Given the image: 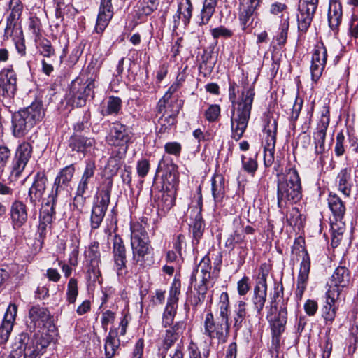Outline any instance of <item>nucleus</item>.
<instances>
[{
  "label": "nucleus",
  "instance_id": "3c124183",
  "mask_svg": "<svg viewBox=\"0 0 358 358\" xmlns=\"http://www.w3.org/2000/svg\"><path fill=\"white\" fill-rule=\"evenodd\" d=\"M257 157V154L249 157L242 155L241 157L243 169L252 176H254L258 168Z\"/></svg>",
  "mask_w": 358,
  "mask_h": 358
},
{
  "label": "nucleus",
  "instance_id": "5701e85b",
  "mask_svg": "<svg viewBox=\"0 0 358 358\" xmlns=\"http://www.w3.org/2000/svg\"><path fill=\"white\" fill-rule=\"evenodd\" d=\"M267 296V284L266 275L262 273L257 285L254 288L252 298L253 308L256 311V317L259 319L264 307Z\"/></svg>",
  "mask_w": 358,
  "mask_h": 358
},
{
  "label": "nucleus",
  "instance_id": "774afa93",
  "mask_svg": "<svg viewBox=\"0 0 358 358\" xmlns=\"http://www.w3.org/2000/svg\"><path fill=\"white\" fill-rule=\"evenodd\" d=\"M136 170L139 177L145 178L150 170L149 161L146 159L138 161L136 165Z\"/></svg>",
  "mask_w": 358,
  "mask_h": 358
},
{
  "label": "nucleus",
  "instance_id": "79ce46f5",
  "mask_svg": "<svg viewBox=\"0 0 358 358\" xmlns=\"http://www.w3.org/2000/svg\"><path fill=\"white\" fill-rule=\"evenodd\" d=\"M218 306L219 315L215 320L225 325L230 326L229 322L230 303L229 295L227 292H222L221 294Z\"/></svg>",
  "mask_w": 358,
  "mask_h": 358
},
{
  "label": "nucleus",
  "instance_id": "2f4dec72",
  "mask_svg": "<svg viewBox=\"0 0 358 358\" xmlns=\"http://www.w3.org/2000/svg\"><path fill=\"white\" fill-rule=\"evenodd\" d=\"M50 317V312L46 308L40 306H32L29 311V319L30 324H32L29 328H41L49 320Z\"/></svg>",
  "mask_w": 358,
  "mask_h": 358
},
{
  "label": "nucleus",
  "instance_id": "bf43d9fd",
  "mask_svg": "<svg viewBox=\"0 0 358 358\" xmlns=\"http://www.w3.org/2000/svg\"><path fill=\"white\" fill-rule=\"evenodd\" d=\"M11 155V151L5 145H0V176L3 172Z\"/></svg>",
  "mask_w": 358,
  "mask_h": 358
},
{
  "label": "nucleus",
  "instance_id": "a18cd8bd",
  "mask_svg": "<svg viewBox=\"0 0 358 358\" xmlns=\"http://www.w3.org/2000/svg\"><path fill=\"white\" fill-rule=\"evenodd\" d=\"M328 205L336 220H341L345 212L343 202L336 194H330L328 198Z\"/></svg>",
  "mask_w": 358,
  "mask_h": 358
},
{
  "label": "nucleus",
  "instance_id": "e433bc0d",
  "mask_svg": "<svg viewBox=\"0 0 358 358\" xmlns=\"http://www.w3.org/2000/svg\"><path fill=\"white\" fill-rule=\"evenodd\" d=\"M45 330V329H43L42 331L39 330L37 333L34 334L31 340L29 338L28 341V344L31 347L42 354L45 352V349L52 340L51 335Z\"/></svg>",
  "mask_w": 358,
  "mask_h": 358
},
{
  "label": "nucleus",
  "instance_id": "4d7b16f0",
  "mask_svg": "<svg viewBox=\"0 0 358 358\" xmlns=\"http://www.w3.org/2000/svg\"><path fill=\"white\" fill-rule=\"evenodd\" d=\"M210 34L213 38L215 40H217L220 38L227 39L232 37L234 35L232 30L227 29L224 26H220L210 29Z\"/></svg>",
  "mask_w": 358,
  "mask_h": 358
},
{
  "label": "nucleus",
  "instance_id": "dca6fc26",
  "mask_svg": "<svg viewBox=\"0 0 358 358\" xmlns=\"http://www.w3.org/2000/svg\"><path fill=\"white\" fill-rule=\"evenodd\" d=\"M261 0H241L239 8V20L241 27L245 31L252 30L255 18V10L259 6Z\"/></svg>",
  "mask_w": 358,
  "mask_h": 358
},
{
  "label": "nucleus",
  "instance_id": "ddd939ff",
  "mask_svg": "<svg viewBox=\"0 0 358 358\" xmlns=\"http://www.w3.org/2000/svg\"><path fill=\"white\" fill-rule=\"evenodd\" d=\"M276 133L277 122L274 119L268 120L267 124L263 130L264 136V162L266 167L271 166L274 162Z\"/></svg>",
  "mask_w": 358,
  "mask_h": 358
},
{
  "label": "nucleus",
  "instance_id": "c9c22d12",
  "mask_svg": "<svg viewBox=\"0 0 358 358\" xmlns=\"http://www.w3.org/2000/svg\"><path fill=\"white\" fill-rule=\"evenodd\" d=\"M343 10L341 3L336 0L329 2L328 10V22L330 29L337 31L341 23Z\"/></svg>",
  "mask_w": 358,
  "mask_h": 358
},
{
  "label": "nucleus",
  "instance_id": "4be33fe9",
  "mask_svg": "<svg viewBox=\"0 0 358 358\" xmlns=\"http://www.w3.org/2000/svg\"><path fill=\"white\" fill-rule=\"evenodd\" d=\"M113 257L117 275H123L126 270L127 250L123 240L117 234L113 238Z\"/></svg>",
  "mask_w": 358,
  "mask_h": 358
},
{
  "label": "nucleus",
  "instance_id": "f704fd0d",
  "mask_svg": "<svg viewBox=\"0 0 358 358\" xmlns=\"http://www.w3.org/2000/svg\"><path fill=\"white\" fill-rule=\"evenodd\" d=\"M329 123V117L323 115L318 124L317 131L313 134L316 154H322L325 150L324 141Z\"/></svg>",
  "mask_w": 358,
  "mask_h": 358
},
{
  "label": "nucleus",
  "instance_id": "cd10ccee",
  "mask_svg": "<svg viewBox=\"0 0 358 358\" xmlns=\"http://www.w3.org/2000/svg\"><path fill=\"white\" fill-rule=\"evenodd\" d=\"M113 16V8L111 1H100L99 10L94 28L97 34H102L108 25Z\"/></svg>",
  "mask_w": 358,
  "mask_h": 358
},
{
  "label": "nucleus",
  "instance_id": "1a4fd4ad",
  "mask_svg": "<svg viewBox=\"0 0 358 358\" xmlns=\"http://www.w3.org/2000/svg\"><path fill=\"white\" fill-rule=\"evenodd\" d=\"M132 137L133 133L127 125L115 122L110 124L106 141L110 146L118 148L125 153Z\"/></svg>",
  "mask_w": 358,
  "mask_h": 358
},
{
  "label": "nucleus",
  "instance_id": "72a5a7b5",
  "mask_svg": "<svg viewBox=\"0 0 358 358\" xmlns=\"http://www.w3.org/2000/svg\"><path fill=\"white\" fill-rule=\"evenodd\" d=\"M180 110V105L177 104L171 110H166L162 116L158 119V132L164 134L171 129L176 123V117Z\"/></svg>",
  "mask_w": 358,
  "mask_h": 358
},
{
  "label": "nucleus",
  "instance_id": "bb28decb",
  "mask_svg": "<svg viewBox=\"0 0 358 358\" xmlns=\"http://www.w3.org/2000/svg\"><path fill=\"white\" fill-rule=\"evenodd\" d=\"M48 178L43 172H38L34 176V180L28 192L30 203L36 206L42 199L45 189Z\"/></svg>",
  "mask_w": 358,
  "mask_h": 358
},
{
  "label": "nucleus",
  "instance_id": "4c0bfd02",
  "mask_svg": "<svg viewBox=\"0 0 358 358\" xmlns=\"http://www.w3.org/2000/svg\"><path fill=\"white\" fill-rule=\"evenodd\" d=\"M192 15V5L190 0L182 1L179 3L177 13L174 16V27L176 28L180 24L181 20L183 24L186 26L189 24Z\"/></svg>",
  "mask_w": 358,
  "mask_h": 358
},
{
  "label": "nucleus",
  "instance_id": "338daca9",
  "mask_svg": "<svg viewBox=\"0 0 358 358\" xmlns=\"http://www.w3.org/2000/svg\"><path fill=\"white\" fill-rule=\"evenodd\" d=\"M177 104V103L174 104L172 101L169 103L166 96H163L157 103V112L159 114H163L166 110H170L173 107H176Z\"/></svg>",
  "mask_w": 358,
  "mask_h": 358
},
{
  "label": "nucleus",
  "instance_id": "6e6d98bb",
  "mask_svg": "<svg viewBox=\"0 0 358 358\" xmlns=\"http://www.w3.org/2000/svg\"><path fill=\"white\" fill-rule=\"evenodd\" d=\"M78 294V282L75 278H71L68 282L66 299L69 303H74Z\"/></svg>",
  "mask_w": 358,
  "mask_h": 358
},
{
  "label": "nucleus",
  "instance_id": "4468645a",
  "mask_svg": "<svg viewBox=\"0 0 358 358\" xmlns=\"http://www.w3.org/2000/svg\"><path fill=\"white\" fill-rule=\"evenodd\" d=\"M33 147L30 143L24 141L17 146L11 170V176L15 179L21 176L31 157Z\"/></svg>",
  "mask_w": 358,
  "mask_h": 358
},
{
  "label": "nucleus",
  "instance_id": "864d4df0",
  "mask_svg": "<svg viewBox=\"0 0 358 358\" xmlns=\"http://www.w3.org/2000/svg\"><path fill=\"white\" fill-rule=\"evenodd\" d=\"M282 20L280 24V31L276 36V41L278 44L280 45H283L285 44L287 38V31L289 27V13H283L282 15Z\"/></svg>",
  "mask_w": 358,
  "mask_h": 358
},
{
  "label": "nucleus",
  "instance_id": "aec40b11",
  "mask_svg": "<svg viewBox=\"0 0 358 358\" xmlns=\"http://www.w3.org/2000/svg\"><path fill=\"white\" fill-rule=\"evenodd\" d=\"M96 169V164L94 161H88L86 163V166L84 172L81 176V178L78 182V187L74 198V205L78 206V203H80L81 205L85 201L83 195L86 193L88 189V185L90 180L94 177Z\"/></svg>",
  "mask_w": 358,
  "mask_h": 358
},
{
  "label": "nucleus",
  "instance_id": "69168bd1",
  "mask_svg": "<svg viewBox=\"0 0 358 358\" xmlns=\"http://www.w3.org/2000/svg\"><path fill=\"white\" fill-rule=\"evenodd\" d=\"M41 20L36 16L29 17L28 22L29 30L34 36L38 37L41 32Z\"/></svg>",
  "mask_w": 358,
  "mask_h": 358
},
{
  "label": "nucleus",
  "instance_id": "c85d7f7f",
  "mask_svg": "<svg viewBox=\"0 0 358 358\" xmlns=\"http://www.w3.org/2000/svg\"><path fill=\"white\" fill-rule=\"evenodd\" d=\"M17 306L10 304L5 314L4 320L0 326V345L4 343L8 339L13 329V322L17 314Z\"/></svg>",
  "mask_w": 358,
  "mask_h": 358
},
{
  "label": "nucleus",
  "instance_id": "de8ad7c7",
  "mask_svg": "<svg viewBox=\"0 0 358 358\" xmlns=\"http://www.w3.org/2000/svg\"><path fill=\"white\" fill-rule=\"evenodd\" d=\"M211 271V264L210 259L208 255L204 256L201 260L200 261L197 268H195L192 274L191 275V283L193 284L194 282H197V274H208L210 273Z\"/></svg>",
  "mask_w": 358,
  "mask_h": 358
},
{
  "label": "nucleus",
  "instance_id": "e2e57ef3",
  "mask_svg": "<svg viewBox=\"0 0 358 358\" xmlns=\"http://www.w3.org/2000/svg\"><path fill=\"white\" fill-rule=\"evenodd\" d=\"M115 320V313L108 310L102 313L101 323L103 329L106 331L110 324L113 323Z\"/></svg>",
  "mask_w": 358,
  "mask_h": 358
},
{
  "label": "nucleus",
  "instance_id": "6ab92c4d",
  "mask_svg": "<svg viewBox=\"0 0 358 358\" xmlns=\"http://www.w3.org/2000/svg\"><path fill=\"white\" fill-rule=\"evenodd\" d=\"M57 198L49 194L48 201L42 206L39 216L38 233L40 236L46 234L47 229L51 227L53 217L55 215V206Z\"/></svg>",
  "mask_w": 358,
  "mask_h": 358
},
{
  "label": "nucleus",
  "instance_id": "412c9836",
  "mask_svg": "<svg viewBox=\"0 0 358 358\" xmlns=\"http://www.w3.org/2000/svg\"><path fill=\"white\" fill-rule=\"evenodd\" d=\"M350 282V273L345 266L337 267L333 273L329 289L327 292L334 291L340 296L344 288L348 287Z\"/></svg>",
  "mask_w": 358,
  "mask_h": 358
},
{
  "label": "nucleus",
  "instance_id": "37998d69",
  "mask_svg": "<svg viewBox=\"0 0 358 358\" xmlns=\"http://www.w3.org/2000/svg\"><path fill=\"white\" fill-rule=\"evenodd\" d=\"M87 257L90 262V268H89L88 272H92L94 277L97 278L99 274L98 267L100 263V252L98 242L91 243L87 252Z\"/></svg>",
  "mask_w": 358,
  "mask_h": 358
},
{
  "label": "nucleus",
  "instance_id": "a878e982",
  "mask_svg": "<svg viewBox=\"0 0 358 358\" xmlns=\"http://www.w3.org/2000/svg\"><path fill=\"white\" fill-rule=\"evenodd\" d=\"M162 334V347L164 350H168L176 343L185 329V324L182 321L176 322L173 327L165 328Z\"/></svg>",
  "mask_w": 358,
  "mask_h": 358
},
{
  "label": "nucleus",
  "instance_id": "b1692460",
  "mask_svg": "<svg viewBox=\"0 0 358 358\" xmlns=\"http://www.w3.org/2000/svg\"><path fill=\"white\" fill-rule=\"evenodd\" d=\"M9 215L14 230H18L24 226L28 220L27 206L20 200H15L10 206Z\"/></svg>",
  "mask_w": 358,
  "mask_h": 358
},
{
  "label": "nucleus",
  "instance_id": "423d86ee",
  "mask_svg": "<svg viewBox=\"0 0 358 358\" xmlns=\"http://www.w3.org/2000/svg\"><path fill=\"white\" fill-rule=\"evenodd\" d=\"M94 87V80L77 77L71 83L68 94L69 101L76 107L85 106L88 97L92 95Z\"/></svg>",
  "mask_w": 358,
  "mask_h": 358
},
{
  "label": "nucleus",
  "instance_id": "ea45409f",
  "mask_svg": "<svg viewBox=\"0 0 358 358\" xmlns=\"http://www.w3.org/2000/svg\"><path fill=\"white\" fill-rule=\"evenodd\" d=\"M273 315H270L267 318L270 322L272 334L281 335L285 331V324L287 323V309L285 307H281L278 311V315L272 317Z\"/></svg>",
  "mask_w": 358,
  "mask_h": 358
},
{
  "label": "nucleus",
  "instance_id": "9d476101",
  "mask_svg": "<svg viewBox=\"0 0 358 358\" xmlns=\"http://www.w3.org/2000/svg\"><path fill=\"white\" fill-rule=\"evenodd\" d=\"M181 282L175 278L169 292L167 303L162 315V325L164 328L173 327L178 308L179 295L180 294Z\"/></svg>",
  "mask_w": 358,
  "mask_h": 358
},
{
  "label": "nucleus",
  "instance_id": "393cba45",
  "mask_svg": "<svg viewBox=\"0 0 358 358\" xmlns=\"http://www.w3.org/2000/svg\"><path fill=\"white\" fill-rule=\"evenodd\" d=\"M75 173L73 164L68 165L63 168L55 179L53 187L50 195L57 198L58 194L65 190L69 186Z\"/></svg>",
  "mask_w": 358,
  "mask_h": 358
},
{
  "label": "nucleus",
  "instance_id": "680f3d73",
  "mask_svg": "<svg viewBox=\"0 0 358 358\" xmlns=\"http://www.w3.org/2000/svg\"><path fill=\"white\" fill-rule=\"evenodd\" d=\"M220 115V107L219 105H210L205 112V117L208 122H215Z\"/></svg>",
  "mask_w": 358,
  "mask_h": 358
},
{
  "label": "nucleus",
  "instance_id": "09e8293b",
  "mask_svg": "<svg viewBox=\"0 0 358 358\" xmlns=\"http://www.w3.org/2000/svg\"><path fill=\"white\" fill-rule=\"evenodd\" d=\"M194 291L191 292L187 296V303L196 308L201 306L204 301L206 294V289L204 287H194Z\"/></svg>",
  "mask_w": 358,
  "mask_h": 358
},
{
  "label": "nucleus",
  "instance_id": "5fc2aeb1",
  "mask_svg": "<svg viewBox=\"0 0 358 358\" xmlns=\"http://www.w3.org/2000/svg\"><path fill=\"white\" fill-rule=\"evenodd\" d=\"M122 108V100L117 96H110L107 101L106 115H117Z\"/></svg>",
  "mask_w": 358,
  "mask_h": 358
},
{
  "label": "nucleus",
  "instance_id": "f3484780",
  "mask_svg": "<svg viewBox=\"0 0 358 358\" xmlns=\"http://www.w3.org/2000/svg\"><path fill=\"white\" fill-rule=\"evenodd\" d=\"M69 147L71 151L83 153L84 155H95L98 151L95 138L78 134H73L70 137Z\"/></svg>",
  "mask_w": 358,
  "mask_h": 358
},
{
  "label": "nucleus",
  "instance_id": "58836bf2",
  "mask_svg": "<svg viewBox=\"0 0 358 358\" xmlns=\"http://www.w3.org/2000/svg\"><path fill=\"white\" fill-rule=\"evenodd\" d=\"M211 192L215 206L220 205L225 196L224 178L222 175L217 174L212 177Z\"/></svg>",
  "mask_w": 358,
  "mask_h": 358
},
{
  "label": "nucleus",
  "instance_id": "0eeeda50",
  "mask_svg": "<svg viewBox=\"0 0 358 358\" xmlns=\"http://www.w3.org/2000/svg\"><path fill=\"white\" fill-rule=\"evenodd\" d=\"M292 254L301 258L295 292L296 297L301 299L306 289L310 270V259L306 248L299 243H294Z\"/></svg>",
  "mask_w": 358,
  "mask_h": 358
},
{
  "label": "nucleus",
  "instance_id": "2eb2a0df",
  "mask_svg": "<svg viewBox=\"0 0 358 358\" xmlns=\"http://www.w3.org/2000/svg\"><path fill=\"white\" fill-rule=\"evenodd\" d=\"M17 91V75L12 66L5 67L0 71V96L10 101Z\"/></svg>",
  "mask_w": 358,
  "mask_h": 358
},
{
  "label": "nucleus",
  "instance_id": "7c9ffc66",
  "mask_svg": "<svg viewBox=\"0 0 358 358\" xmlns=\"http://www.w3.org/2000/svg\"><path fill=\"white\" fill-rule=\"evenodd\" d=\"M29 337L25 334L19 335L17 341L15 343V351L16 355H24V358H38L43 354L34 349L28 344Z\"/></svg>",
  "mask_w": 358,
  "mask_h": 358
},
{
  "label": "nucleus",
  "instance_id": "9b49d317",
  "mask_svg": "<svg viewBox=\"0 0 358 358\" xmlns=\"http://www.w3.org/2000/svg\"><path fill=\"white\" fill-rule=\"evenodd\" d=\"M319 0H299L297 24L300 35L307 32L315 14Z\"/></svg>",
  "mask_w": 358,
  "mask_h": 358
},
{
  "label": "nucleus",
  "instance_id": "a211bd4d",
  "mask_svg": "<svg viewBox=\"0 0 358 358\" xmlns=\"http://www.w3.org/2000/svg\"><path fill=\"white\" fill-rule=\"evenodd\" d=\"M327 59V51L322 43H317L314 48L310 71L312 80L317 82L321 77Z\"/></svg>",
  "mask_w": 358,
  "mask_h": 358
},
{
  "label": "nucleus",
  "instance_id": "0e129e2a",
  "mask_svg": "<svg viewBox=\"0 0 358 358\" xmlns=\"http://www.w3.org/2000/svg\"><path fill=\"white\" fill-rule=\"evenodd\" d=\"M164 150L169 155L179 157L182 151V145L176 141L168 142L164 145Z\"/></svg>",
  "mask_w": 358,
  "mask_h": 358
},
{
  "label": "nucleus",
  "instance_id": "052dcab7",
  "mask_svg": "<svg viewBox=\"0 0 358 358\" xmlns=\"http://www.w3.org/2000/svg\"><path fill=\"white\" fill-rule=\"evenodd\" d=\"M188 352L189 358H208L209 356L208 350H206L201 353L196 343L192 341L189 345Z\"/></svg>",
  "mask_w": 358,
  "mask_h": 358
},
{
  "label": "nucleus",
  "instance_id": "13d9d810",
  "mask_svg": "<svg viewBox=\"0 0 358 358\" xmlns=\"http://www.w3.org/2000/svg\"><path fill=\"white\" fill-rule=\"evenodd\" d=\"M215 7L216 6L213 5L203 3V8L200 14V25L207 24L209 22L212 15L215 13Z\"/></svg>",
  "mask_w": 358,
  "mask_h": 358
},
{
  "label": "nucleus",
  "instance_id": "a19ab883",
  "mask_svg": "<svg viewBox=\"0 0 358 358\" xmlns=\"http://www.w3.org/2000/svg\"><path fill=\"white\" fill-rule=\"evenodd\" d=\"M159 0H141L136 5V13L138 20H144L159 6Z\"/></svg>",
  "mask_w": 358,
  "mask_h": 358
},
{
  "label": "nucleus",
  "instance_id": "f03ea898",
  "mask_svg": "<svg viewBox=\"0 0 358 358\" xmlns=\"http://www.w3.org/2000/svg\"><path fill=\"white\" fill-rule=\"evenodd\" d=\"M278 177V207L283 209L299 202L302 198V187L296 169L292 167L286 169L285 173Z\"/></svg>",
  "mask_w": 358,
  "mask_h": 358
},
{
  "label": "nucleus",
  "instance_id": "6e6552de",
  "mask_svg": "<svg viewBox=\"0 0 358 358\" xmlns=\"http://www.w3.org/2000/svg\"><path fill=\"white\" fill-rule=\"evenodd\" d=\"M111 187V182L103 187L94 202L90 217L91 231L99 228L103 222L110 201Z\"/></svg>",
  "mask_w": 358,
  "mask_h": 358
},
{
  "label": "nucleus",
  "instance_id": "f8f14e48",
  "mask_svg": "<svg viewBox=\"0 0 358 358\" xmlns=\"http://www.w3.org/2000/svg\"><path fill=\"white\" fill-rule=\"evenodd\" d=\"M230 326L215 320L212 313L206 315L203 334L210 339H216L219 343L227 342L229 336Z\"/></svg>",
  "mask_w": 358,
  "mask_h": 358
},
{
  "label": "nucleus",
  "instance_id": "7ed1b4c3",
  "mask_svg": "<svg viewBox=\"0 0 358 358\" xmlns=\"http://www.w3.org/2000/svg\"><path fill=\"white\" fill-rule=\"evenodd\" d=\"M45 116L41 101H34L28 107L15 113L12 116V134L16 138H22Z\"/></svg>",
  "mask_w": 358,
  "mask_h": 358
},
{
  "label": "nucleus",
  "instance_id": "39448f33",
  "mask_svg": "<svg viewBox=\"0 0 358 358\" xmlns=\"http://www.w3.org/2000/svg\"><path fill=\"white\" fill-rule=\"evenodd\" d=\"M130 320L129 315L125 313L121 317L118 327H113L110 329L105 338L104 358H113L118 354L121 343L124 342L123 338L126 335Z\"/></svg>",
  "mask_w": 358,
  "mask_h": 358
},
{
  "label": "nucleus",
  "instance_id": "49530a36",
  "mask_svg": "<svg viewBox=\"0 0 358 358\" xmlns=\"http://www.w3.org/2000/svg\"><path fill=\"white\" fill-rule=\"evenodd\" d=\"M19 21L20 20L6 17V27L3 32L4 39L8 40L12 38V40H13L24 34L22 29L19 24Z\"/></svg>",
  "mask_w": 358,
  "mask_h": 358
},
{
  "label": "nucleus",
  "instance_id": "8fccbe9b",
  "mask_svg": "<svg viewBox=\"0 0 358 358\" xmlns=\"http://www.w3.org/2000/svg\"><path fill=\"white\" fill-rule=\"evenodd\" d=\"M194 218L190 227L192 229L193 236L196 239H199L204 231V223L201 216V210L196 209L194 211Z\"/></svg>",
  "mask_w": 358,
  "mask_h": 358
},
{
  "label": "nucleus",
  "instance_id": "20e7f679",
  "mask_svg": "<svg viewBox=\"0 0 358 358\" xmlns=\"http://www.w3.org/2000/svg\"><path fill=\"white\" fill-rule=\"evenodd\" d=\"M131 246L134 264L143 266L152 248L146 230L138 222L131 224Z\"/></svg>",
  "mask_w": 358,
  "mask_h": 358
},
{
  "label": "nucleus",
  "instance_id": "c03bdc74",
  "mask_svg": "<svg viewBox=\"0 0 358 358\" xmlns=\"http://www.w3.org/2000/svg\"><path fill=\"white\" fill-rule=\"evenodd\" d=\"M351 170L345 168L342 169L337 176L338 189L346 196H349L351 192Z\"/></svg>",
  "mask_w": 358,
  "mask_h": 358
},
{
  "label": "nucleus",
  "instance_id": "603ef678",
  "mask_svg": "<svg viewBox=\"0 0 358 358\" xmlns=\"http://www.w3.org/2000/svg\"><path fill=\"white\" fill-rule=\"evenodd\" d=\"M23 3L21 0H10L8 3L9 14L7 18L20 20L23 12Z\"/></svg>",
  "mask_w": 358,
  "mask_h": 358
},
{
  "label": "nucleus",
  "instance_id": "f257e3e1",
  "mask_svg": "<svg viewBox=\"0 0 358 358\" xmlns=\"http://www.w3.org/2000/svg\"><path fill=\"white\" fill-rule=\"evenodd\" d=\"M236 88L235 83H229V97L232 103L231 137L237 141L243 136L248 127L255 94L252 87L244 86L241 94L236 97Z\"/></svg>",
  "mask_w": 358,
  "mask_h": 358
},
{
  "label": "nucleus",
  "instance_id": "c756f323",
  "mask_svg": "<svg viewBox=\"0 0 358 358\" xmlns=\"http://www.w3.org/2000/svg\"><path fill=\"white\" fill-rule=\"evenodd\" d=\"M325 296L326 301L322 308V316L326 323L329 322L331 324L336 317L338 310L336 303L339 299V296L334 291L327 292Z\"/></svg>",
  "mask_w": 358,
  "mask_h": 358
},
{
  "label": "nucleus",
  "instance_id": "473e14b6",
  "mask_svg": "<svg viewBox=\"0 0 358 358\" xmlns=\"http://www.w3.org/2000/svg\"><path fill=\"white\" fill-rule=\"evenodd\" d=\"M234 328L239 330L243 324H250L252 322L251 315L247 308V303L243 301H239L235 306L234 311Z\"/></svg>",
  "mask_w": 358,
  "mask_h": 358
}]
</instances>
